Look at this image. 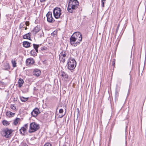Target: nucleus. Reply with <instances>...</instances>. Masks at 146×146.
I'll return each mask as SVG.
<instances>
[{
	"label": "nucleus",
	"mask_w": 146,
	"mask_h": 146,
	"mask_svg": "<svg viewBox=\"0 0 146 146\" xmlns=\"http://www.w3.org/2000/svg\"><path fill=\"white\" fill-rule=\"evenodd\" d=\"M82 38L81 33L78 32H76L71 36L70 39V42L71 45L75 47L80 44Z\"/></svg>",
	"instance_id": "f257e3e1"
},
{
	"label": "nucleus",
	"mask_w": 146,
	"mask_h": 146,
	"mask_svg": "<svg viewBox=\"0 0 146 146\" xmlns=\"http://www.w3.org/2000/svg\"><path fill=\"white\" fill-rule=\"evenodd\" d=\"M62 10L59 7H55L53 10V13L54 17L56 19L60 18L62 19L64 17V15H62Z\"/></svg>",
	"instance_id": "f03ea898"
},
{
	"label": "nucleus",
	"mask_w": 146,
	"mask_h": 146,
	"mask_svg": "<svg viewBox=\"0 0 146 146\" xmlns=\"http://www.w3.org/2000/svg\"><path fill=\"white\" fill-rule=\"evenodd\" d=\"M67 64L68 69L71 70L75 68L76 66V62L74 58H70L68 59Z\"/></svg>",
	"instance_id": "7ed1b4c3"
},
{
	"label": "nucleus",
	"mask_w": 146,
	"mask_h": 146,
	"mask_svg": "<svg viewBox=\"0 0 146 146\" xmlns=\"http://www.w3.org/2000/svg\"><path fill=\"white\" fill-rule=\"evenodd\" d=\"M40 128L39 125L35 122H32L30 124L29 133H33L37 131Z\"/></svg>",
	"instance_id": "20e7f679"
},
{
	"label": "nucleus",
	"mask_w": 146,
	"mask_h": 146,
	"mask_svg": "<svg viewBox=\"0 0 146 146\" xmlns=\"http://www.w3.org/2000/svg\"><path fill=\"white\" fill-rule=\"evenodd\" d=\"M13 131V130L9 129L8 128H6L2 131L3 133V135L6 138L10 137L11 136V134Z\"/></svg>",
	"instance_id": "39448f33"
},
{
	"label": "nucleus",
	"mask_w": 146,
	"mask_h": 146,
	"mask_svg": "<svg viewBox=\"0 0 146 146\" xmlns=\"http://www.w3.org/2000/svg\"><path fill=\"white\" fill-rule=\"evenodd\" d=\"M47 21L50 23H54L55 20L52 17V13L51 12L49 11L46 14Z\"/></svg>",
	"instance_id": "423d86ee"
},
{
	"label": "nucleus",
	"mask_w": 146,
	"mask_h": 146,
	"mask_svg": "<svg viewBox=\"0 0 146 146\" xmlns=\"http://www.w3.org/2000/svg\"><path fill=\"white\" fill-rule=\"evenodd\" d=\"M78 7V6L72 5L68 4L67 7V10L70 13H73L75 12L76 9Z\"/></svg>",
	"instance_id": "0eeeda50"
},
{
	"label": "nucleus",
	"mask_w": 146,
	"mask_h": 146,
	"mask_svg": "<svg viewBox=\"0 0 146 146\" xmlns=\"http://www.w3.org/2000/svg\"><path fill=\"white\" fill-rule=\"evenodd\" d=\"M40 113L39 109L37 108H36L33 110L31 114L32 116L35 117L37 116Z\"/></svg>",
	"instance_id": "6e6552de"
},
{
	"label": "nucleus",
	"mask_w": 146,
	"mask_h": 146,
	"mask_svg": "<svg viewBox=\"0 0 146 146\" xmlns=\"http://www.w3.org/2000/svg\"><path fill=\"white\" fill-rule=\"evenodd\" d=\"M40 31V27L39 26H37L31 31V33L33 35H36L37 33Z\"/></svg>",
	"instance_id": "1a4fd4ad"
},
{
	"label": "nucleus",
	"mask_w": 146,
	"mask_h": 146,
	"mask_svg": "<svg viewBox=\"0 0 146 146\" xmlns=\"http://www.w3.org/2000/svg\"><path fill=\"white\" fill-rule=\"evenodd\" d=\"M120 89V86L118 84H117L115 88V100H117L118 98L119 95V92Z\"/></svg>",
	"instance_id": "9d476101"
},
{
	"label": "nucleus",
	"mask_w": 146,
	"mask_h": 146,
	"mask_svg": "<svg viewBox=\"0 0 146 146\" xmlns=\"http://www.w3.org/2000/svg\"><path fill=\"white\" fill-rule=\"evenodd\" d=\"M34 62H35L33 59L31 58L27 59L26 61L27 65H28L30 64H33L34 63Z\"/></svg>",
	"instance_id": "9b49d317"
},
{
	"label": "nucleus",
	"mask_w": 146,
	"mask_h": 146,
	"mask_svg": "<svg viewBox=\"0 0 146 146\" xmlns=\"http://www.w3.org/2000/svg\"><path fill=\"white\" fill-rule=\"evenodd\" d=\"M68 4L69 5H75L78 6L79 5V3L77 0H70Z\"/></svg>",
	"instance_id": "f8f14e48"
},
{
	"label": "nucleus",
	"mask_w": 146,
	"mask_h": 146,
	"mask_svg": "<svg viewBox=\"0 0 146 146\" xmlns=\"http://www.w3.org/2000/svg\"><path fill=\"white\" fill-rule=\"evenodd\" d=\"M60 72L62 77L63 78L64 80H66L68 78V76L67 74L62 70H61Z\"/></svg>",
	"instance_id": "ddd939ff"
},
{
	"label": "nucleus",
	"mask_w": 146,
	"mask_h": 146,
	"mask_svg": "<svg viewBox=\"0 0 146 146\" xmlns=\"http://www.w3.org/2000/svg\"><path fill=\"white\" fill-rule=\"evenodd\" d=\"M34 75L37 76H39L41 73V72L40 70L38 69H36L34 70L33 71Z\"/></svg>",
	"instance_id": "4468645a"
},
{
	"label": "nucleus",
	"mask_w": 146,
	"mask_h": 146,
	"mask_svg": "<svg viewBox=\"0 0 146 146\" xmlns=\"http://www.w3.org/2000/svg\"><path fill=\"white\" fill-rule=\"evenodd\" d=\"M32 34L31 32L27 34H26L23 35V38L24 39H28L30 40H31V38L30 35Z\"/></svg>",
	"instance_id": "2eb2a0df"
},
{
	"label": "nucleus",
	"mask_w": 146,
	"mask_h": 146,
	"mask_svg": "<svg viewBox=\"0 0 146 146\" xmlns=\"http://www.w3.org/2000/svg\"><path fill=\"white\" fill-rule=\"evenodd\" d=\"M10 68V66L9 64L8 63H6L4 64L3 69L5 70H9Z\"/></svg>",
	"instance_id": "dca6fc26"
},
{
	"label": "nucleus",
	"mask_w": 146,
	"mask_h": 146,
	"mask_svg": "<svg viewBox=\"0 0 146 146\" xmlns=\"http://www.w3.org/2000/svg\"><path fill=\"white\" fill-rule=\"evenodd\" d=\"M27 129L25 127H23L19 130L20 133L23 135H24L25 133L27 131Z\"/></svg>",
	"instance_id": "f3484780"
},
{
	"label": "nucleus",
	"mask_w": 146,
	"mask_h": 146,
	"mask_svg": "<svg viewBox=\"0 0 146 146\" xmlns=\"http://www.w3.org/2000/svg\"><path fill=\"white\" fill-rule=\"evenodd\" d=\"M31 43L28 41H24L23 42V46L25 48H28L30 46Z\"/></svg>",
	"instance_id": "a211bd4d"
},
{
	"label": "nucleus",
	"mask_w": 146,
	"mask_h": 146,
	"mask_svg": "<svg viewBox=\"0 0 146 146\" xmlns=\"http://www.w3.org/2000/svg\"><path fill=\"white\" fill-rule=\"evenodd\" d=\"M18 87L19 88H21L23 84L24 83V81L23 80L20 78L18 81Z\"/></svg>",
	"instance_id": "6ab92c4d"
},
{
	"label": "nucleus",
	"mask_w": 146,
	"mask_h": 146,
	"mask_svg": "<svg viewBox=\"0 0 146 146\" xmlns=\"http://www.w3.org/2000/svg\"><path fill=\"white\" fill-rule=\"evenodd\" d=\"M15 114V113H12L9 111H7L6 112V115L7 116H13Z\"/></svg>",
	"instance_id": "aec40b11"
},
{
	"label": "nucleus",
	"mask_w": 146,
	"mask_h": 146,
	"mask_svg": "<svg viewBox=\"0 0 146 146\" xmlns=\"http://www.w3.org/2000/svg\"><path fill=\"white\" fill-rule=\"evenodd\" d=\"M66 51L65 50H62L59 54V57L61 56V57L63 56V57H66Z\"/></svg>",
	"instance_id": "412c9836"
},
{
	"label": "nucleus",
	"mask_w": 146,
	"mask_h": 146,
	"mask_svg": "<svg viewBox=\"0 0 146 146\" xmlns=\"http://www.w3.org/2000/svg\"><path fill=\"white\" fill-rule=\"evenodd\" d=\"M20 99L22 102H25L28 100L29 98H25L23 96H21Z\"/></svg>",
	"instance_id": "4be33fe9"
},
{
	"label": "nucleus",
	"mask_w": 146,
	"mask_h": 146,
	"mask_svg": "<svg viewBox=\"0 0 146 146\" xmlns=\"http://www.w3.org/2000/svg\"><path fill=\"white\" fill-rule=\"evenodd\" d=\"M3 124L5 126H7L9 125L10 123L6 120H4L2 121Z\"/></svg>",
	"instance_id": "5701e85b"
},
{
	"label": "nucleus",
	"mask_w": 146,
	"mask_h": 146,
	"mask_svg": "<svg viewBox=\"0 0 146 146\" xmlns=\"http://www.w3.org/2000/svg\"><path fill=\"white\" fill-rule=\"evenodd\" d=\"M66 57H59V60L60 62L63 63H64L65 61Z\"/></svg>",
	"instance_id": "b1692460"
},
{
	"label": "nucleus",
	"mask_w": 146,
	"mask_h": 146,
	"mask_svg": "<svg viewBox=\"0 0 146 146\" xmlns=\"http://www.w3.org/2000/svg\"><path fill=\"white\" fill-rule=\"evenodd\" d=\"M20 119L19 118L17 117L14 120L13 124L15 125H16L18 123Z\"/></svg>",
	"instance_id": "393cba45"
},
{
	"label": "nucleus",
	"mask_w": 146,
	"mask_h": 146,
	"mask_svg": "<svg viewBox=\"0 0 146 146\" xmlns=\"http://www.w3.org/2000/svg\"><path fill=\"white\" fill-rule=\"evenodd\" d=\"M41 44H33V46L34 48L35 49H38V48L41 46Z\"/></svg>",
	"instance_id": "a878e982"
},
{
	"label": "nucleus",
	"mask_w": 146,
	"mask_h": 146,
	"mask_svg": "<svg viewBox=\"0 0 146 146\" xmlns=\"http://www.w3.org/2000/svg\"><path fill=\"white\" fill-rule=\"evenodd\" d=\"M11 62L13 67V68L16 67L17 66V63L14 60H12Z\"/></svg>",
	"instance_id": "bb28decb"
},
{
	"label": "nucleus",
	"mask_w": 146,
	"mask_h": 146,
	"mask_svg": "<svg viewBox=\"0 0 146 146\" xmlns=\"http://www.w3.org/2000/svg\"><path fill=\"white\" fill-rule=\"evenodd\" d=\"M30 54L32 56L35 55L36 52H35V50L34 49L32 50L30 52Z\"/></svg>",
	"instance_id": "cd10ccee"
},
{
	"label": "nucleus",
	"mask_w": 146,
	"mask_h": 146,
	"mask_svg": "<svg viewBox=\"0 0 146 146\" xmlns=\"http://www.w3.org/2000/svg\"><path fill=\"white\" fill-rule=\"evenodd\" d=\"M10 108L14 110H15L16 108V106L14 104L11 105Z\"/></svg>",
	"instance_id": "c85d7f7f"
},
{
	"label": "nucleus",
	"mask_w": 146,
	"mask_h": 146,
	"mask_svg": "<svg viewBox=\"0 0 146 146\" xmlns=\"http://www.w3.org/2000/svg\"><path fill=\"white\" fill-rule=\"evenodd\" d=\"M44 146H52V145L50 143L47 142L44 144Z\"/></svg>",
	"instance_id": "c756f323"
},
{
	"label": "nucleus",
	"mask_w": 146,
	"mask_h": 146,
	"mask_svg": "<svg viewBox=\"0 0 146 146\" xmlns=\"http://www.w3.org/2000/svg\"><path fill=\"white\" fill-rule=\"evenodd\" d=\"M24 25V24L23 23H21L19 26V29H21L22 28H23V26Z\"/></svg>",
	"instance_id": "7c9ffc66"
},
{
	"label": "nucleus",
	"mask_w": 146,
	"mask_h": 146,
	"mask_svg": "<svg viewBox=\"0 0 146 146\" xmlns=\"http://www.w3.org/2000/svg\"><path fill=\"white\" fill-rule=\"evenodd\" d=\"M106 0H102V7H104V3L105 2V1H106Z\"/></svg>",
	"instance_id": "2f4dec72"
},
{
	"label": "nucleus",
	"mask_w": 146,
	"mask_h": 146,
	"mask_svg": "<svg viewBox=\"0 0 146 146\" xmlns=\"http://www.w3.org/2000/svg\"><path fill=\"white\" fill-rule=\"evenodd\" d=\"M47 47L45 46H43L41 48V50L43 51L44 50H46L47 49Z\"/></svg>",
	"instance_id": "473e14b6"
},
{
	"label": "nucleus",
	"mask_w": 146,
	"mask_h": 146,
	"mask_svg": "<svg viewBox=\"0 0 146 146\" xmlns=\"http://www.w3.org/2000/svg\"><path fill=\"white\" fill-rule=\"evenodd\" d=\"M112 66H114L115 67V59H114L112 62Z\"/></svg>",
	"instance_id": "72a5a7b5"
},
{
	"label": "nucleus",
	"mask_w": 146,
	"mask_h": 146,
	"mask_svg": "<svg viewBox=\"0 0 146 146\" xmlns=\"http://www.w3.org/2000/svg\"><path fill=\"white\" fill-rule=\"evenodd\" d=\"M76 111L77 112V117H78V116H79L80 115V113H79V110L78 108H77L76 109Z\"/></svg>",
	"instance_id": "f704fd0d"
},
{
	"label": "nucleus",
	"mask_w": 146,
	"mask_h": 146,
	"mask_svg": "<svg viewBox=\"0 0 146 146\" xmlns=\"http://www.w3.org/2000/svg\"><path fill=\"white\" fill-rule=\"evenodd\" d=\"M44 33L43 32H42V33H41L40 34V38H41L42 36L43 37H44Z\"/></svg>",
	"instance_id": "c9c22d12"
},
{
	"label": "nucleus",
	"mask_w": 146,
	"mask_h": 146,
	"mask_svg": "<svg viewBox=\"0 0 146 146\" xmlns=\"http://www.w3.org/2000/svg\"><path fill=\"white\" fill-rule=\"evenodd\" d=\"M63 112V110L62 109H61L59 110V113H62Z\"/></svg>",
	"instance_id": "e433bc0d"
},
{
	"label": "nucleus",
	"mask_w": 146,
	"mask_h": 146,
	"mask_svg": "<svg viewBox=\"0 0 146 146\" xmlns=\"http://www.w3.org/2000/svg\"><path fill=\"white\" fill-rule=\"evenodd\" d=\"M25 24L27 26H28L29 25V21H26L25 23Z\"/></svg>",
	"instance_id": "4c0bfd02"
},
{
	"label": "nucleus",
	"mask_w": 146,
	"mask_h": 146,
	"mask_svg": "<svg viewBox=\"0 0 146 146\" xmlns=\"http://www.w3.org/2000/svg\"><path fill=\"white\" fill-rule=\"evenodd\" d=\"M24 127H25L26 129H27L28 127V124H25L24 125Z\"/></svg>",
	"instance_id": "58836bf2"
},
{
	"label": "nucleus",
	"mask_w": 146,
	"mask_h": 146,
	"mask_svg": "<svg viewBox=\"0 0 146 146\" xmlns=\"http://www.w3.org/2000/svg\"><path fill=\"white\" fill-rule=\"evenodd\" d=\"M103 113V110H102L101 109L100 110V116L101 117L102 115V114Z\"/></svg>",
	"instance_id": "ea45409f"
},
{
	"label": "nucleus",
	"mask_w": 146,
	"mask_h": 146,
	"mask_svg": "<svg viewBox=\"0 0 146 146\" xmlns=\"http://www.w3.org/2000/svg\"><path fill=\"white\" fill-rule=\"evenodd\" d=\"M65 114H62L61 115H59V116L58 117L60 118H62L63 116H64Z\"/></svg>",
	"instance_id": "a19ab883"
},
{
	"label": "nucleus",
	"mask_w": 146,
	"mask_h": 146,
	"mask_svg": "<svg viewBox=\"0 0 146 146\" xmlns=\"http://www.w3.org/2000/svg\"><path fill=\"white\" fill-rule=\"evenodd\" d=\"M46 0H40V1L41 2H44V1H46Z\"/></svg>",
	"instance_id": "79ce46f5"
},
{
	"label": "nucleus",
	"mask_w": 146,
	"mask_h": 146,
	"mask_svg": "<svg viewBox=\"0 0 146 146\" xmlns=\"http://www.w3.org/2000/svg\"><path fill=\"white\" fill-rule=\"evenodd\" d=\"M120 26V24H119L117 27V29H119Z\"/></svg>",
	"instance_id": "37998d69"
},
{
	"label": "nucleus",
	"mask_w": 146,
	"mask_h": 146,
	"mask_svg": "<svg viewBox=\"0 0 146 146\" xmlns=\"http://www.w3.org/2000/svg\"><path fill=\"white\" fill-rule=\"evenodd\" d=\"M35 50L36 51V52L37 53H38V49H35Z\"/></svg>",
	"instance_id": "c03bdc74"
},
{
	"label": "nucleus",
	"mask_w": 146,
	"mask_h": 146,
	"mask_svg": "<svg viewBox=\"0 0 146 146\" xmlns=\"http://www.w3.org/2000/svg\"><path fill=\"white\" fill-rule=\"evenodd\" d=\"M54 35H55V34L54 33V32H53V33H51V35H52V36H54Z\"/></svg>",
	"instance_id": "a18cd8bd"
},
{
	"label": "nucleus",
	"mask_w": 146,
	"mask_h": 146,
	"mask_svg": "<svg viewBox=\"0 0 146 146\" xmlns=\"http://www.w3.org/2000/svg\"><path fill=\"white\" fill-rule=\"evenodd\" d=\"M27 29H28V28L27 27H25V30H27Z\"/></svg>",
	"instance_id": "49530a36"
},
{
	"label": "nucleus",
	"mask_w": 146,
	"mask_h": 146,
	"mask_svg": "<svg viewBox=\"0 0 146 146\" xmlns=\"http://www.w3.org/2000/svg\"><path fill=\"white\" fill-rule=\"evenodd\" d=\"M118 30V29H116V33H117Z\"/></svg>",
	"instance_id": "de8ad7c7"
},
{
	"label": "nucleus",
	"mask_w": 146,
	"mask_h": 146,
	"mask_svg": "<svg viewBox=\"0 0 146 146\" xmlns=\"http://www.w3.org/2000/svg\"><path fill=\"white\" fill-rule=\"evenodd\" d=\"M1 55V50H0V56Z\"/></svg>",
	"instance_id": "09e8293b"
}]
</instances>
